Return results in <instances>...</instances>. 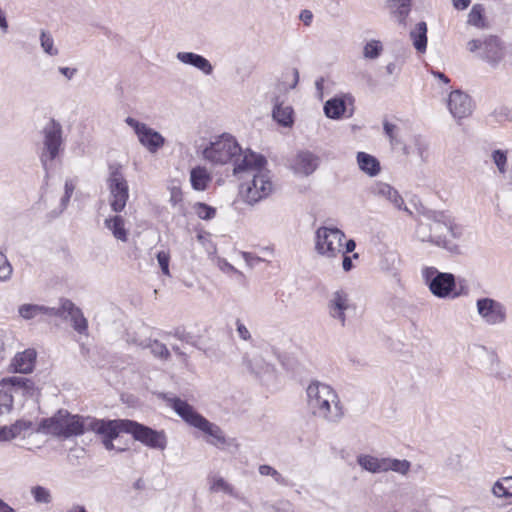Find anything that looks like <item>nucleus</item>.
I'll return each mask as SVG.
<instances>
[{"mask_svg": "<svg viewBox=\"0 0 512 512\" xmlns=\"http://www.w3.org/2000/svg\"><path fill=\"white\" fill-rule=\"evenodd\" d=\"M384 460L385 457L378 458L369 454H360L357 456L358 465L362 469L374 474L385 472Z\"/></svg>", "mask_w": 512, "mask_h": 512, "instance_id": "nucleus-29", "label": "nucleus"}, {"mask_svg": "<svg viewBox=\"0 0 512 512\" xmlns=\"http://www.w3.org/2000/svg\"><path fill=\"white\" fill-rule=\"evenodd\" d=\"M0 441H11L8 426H0Z\"/></svg>", "mask_w": 512, "mask_h": 512, "instance_id": "nucleus-61", "label": "nucleus"}, {"mask_svg": "<svg viewBox=\"0 0 512 512\" xmlns=\"http://www.w3.org/2000/svg\"><path fill=\"white\" fill-rule=\"evenodd\" d=\"M75 188L76 183L74 180L67 179L65 181L64 194L60 198L58 205L47 213L46 217L48 220H54L63 214L69 204L70 198L73 195Z\"/></svg>", "mask_w": 512, "mask_h": 512, "instance_id": "nucleus-28", "label": "nucleus"}, {"mask_svg": "<svg viewBox=\"0 0 512 512\" xmlns=\"http://www.w3.org/2000/svg\"><path fill=\"white\" fill-rule=\"evenodd\" d=\"M169 260H170V255L168 252L166 251H159L157 253V261H158V264L163 272V274L169 276L170 275V272H169Z\"/></svg>", "mask_w": 512, "mask_h": 512, "instance_id": "nucleus-51", "label": "nucleus"}, {"mask_svg": "<svg viewBox=\"0 0 512 512\" xmlns=\"http://www.w3.org/2000/svg\"><path fill=\"white\" fill-rule=\"evenodd\" d=\"M10 439L13 440L32 428V422L28 420H17L8 426Z\"/></svg>", "mask_w": 512, "mask_h": 512, "instance_id": "nucleus-41", "label": "nucleus"}, {"mask_svg": "<svg viewBox=\"0 0 512 512\" xmlns=\"http://www.w3.org/2000/svg\"><path fill=\"white\" fill-rule=\"evenodd\" d=\"M39 431L63 438L78 436L86 431V417L59 410L51 418L42 420Z\"/></svg>", "mask_w": 512, "mask_h": 512, "instance_id": "nucleus-5", "label": "nucleus"}, {"mask_svg": "<svg viewBox=\"0 0 512 512\" xmlns=\"http://www.w3.org/2000/svg\"><path fill=\"white\" fill-rule=\"evenodd\" d=\"M248 153L254 152L249 149L243 151L233 136L222 134L210 141L209 145L202 151V156L212 164L232 163L233 168H236L238 160L244 158Z\"/></svg>", "mask_w": 512, "mask_h": 512, "instance_id": "nucleus-4", "label": "nucleus"}, {"mask_svg": "<svg viewBox=\"0 0 512 512\" xmlns=\"http://www.w3.org/2000/svg\"><path fill=\"white\" fill-rule=\"evenodd\" d=\"M218 267L225 273H237V269L225 259H218Z\"/></svg>", "mask_w": 512, "mask_h": 512, "instance_id": "nucleus-54", "label": "nucleus"}, {"mask_svg": "<svg viewBox=\"0 0 512 512\" xmlns=\"http://www.w3.org/2000/svg\"><path fill=\"white\" fill-rule=\"evenodd\" d=\"M306 404L309 412L316 418L329 423L339 422L343 407L336 390L320 381H312L306 388Z\"/></svg>", "mask_w": 512, "mask_h": 512, "instance_id": "nucleus-3", "label": "nucleus"}, {"mask_svg": "<svg viewBox=\"0 0 512 512\" xmlns=\"http://www.w3.org/2000/svg\"><path fill=\"white\" fill-rule=\"evenodd\" d=\"M58 71L67 79L71 80L74 78V76L77 74L76 68H70V67H59Z\"/></svg>", "mask_w": 512, "mask_h": 512, "instance_id": "nucleus-56", "label": "nucleus"}, {"mask_svg": "<svg viewBox=\"0 0 512 512\" xmlns=\"http://www.w3.org/2000/svg\"><path fill=\"white\" fill-rule=\"evenodd\" d=\"M60 310L61 316L65 313L69 316L72 326L75 331L80 334H86L88 330V322L84 317L80 308L76 307L74 303H72L68 299H64L61 301V306L58 308Z\"/></svg>", "mask_w": 512, "mask_h": 512, "instance_id": "nucleus-23", "label": "nucleus"}, {"mask_svg": "<svg viewBox=\"0 0 512 512\" xmlns=\"http://www.w3.org/2000/svg\"><path fill=\"white\" fill-rule=\"evenodd\" d=\"M383 129H384L385 135L389 138L390 144L392 146L397 145L399 143V140L397 137L398 127L395 124H392L388 121H384Z\"/></svg>", "mask_w": 512, "mask_h": 512, "instance_id": "nucleus-49", "label": "nucleus"}, {"mask_svg": "<svg viewBox=\"0 0 512 512\" xmlns=\"http://www.w3.org/2000/svg\"><path fill=\"white\" fill-rule=\"evenodd\" d=\"M18 313L24 320H32L42 315L60 316V310L38 304H22L18 307Z\"/></svg>", "mask_w": 512, "mask_h": 512, "instance_id": "nucleus-26", "label": "nucleus"}, {"mask_svg": "<svg viewBox=\"0 0 512 512\" xmlns=\"http://www.w3.org/2000/svg\"><path fill=\"white\" fill-rule=\"evenodd\" d=\"M448 108L456 120H461L472 114L473 104L469 95L462 91L455 90L449 95Z\"/></svg>", "mask_w": 512, "mask_h": 512, "instance_id": "nucleus-20", "label": "nucleus"}, {"mask_svg": "<svg viewBox=\"0 0 512 512\" xmlns=\"http://www.w3.org/2000/svg\"><path fill=\"white\" fill-rule=\"evenodd\" d=\"M43 148L40 154V161L46 172L52 168L54 160L59 156L62 149V126L51 119L42 130Z\"/></svg>", "mask_w": 512, "mask_h": 512, "instance_id": "nucleus-9", "label": "nucleus"}, {"mask_svg": "<svg viewBox=\"0 0 512 512\" xmlns=\"http://www.w3.org/2000/svg\"><path fill=\"white\" fill-rule=\"evenodd\" d=\"M36 351L34 349H26L23 352L17 353L10 367L14 372L27 374L32 372L35 360H36Z\"/></svg>", "mask_w": 512, "mask_h": 512, "instance_id": "nucleus-25", "label": "nucleus"}, {"mask_svg": "<svg viewBox=\"0 0 512 512\" xmlns=\"http://www.w3.org/2000/svg\"><path fill=\"white\" fill-rule=\"evenodd\" d=\"M300 20L306 25L309 26L313 19V14L310 10H302L299 16Z\"/></svg>", "mask_w": 512, "mask_h": 512, "instance_id": "nucleus-58", "label": "nucleus"}, {"mask_svg": "<svg viewBox=\"0 0 512 512\" xmlns=\"http://www.w3.org/2000/svg\"><path fill=\"white\" fill-rule=\"evenodd\" d=\"M0 512H16L9 504L0 499Z\"/></svg>", "mask_w": 512, "mask_h": 512, "instance_id": "nucleus-64", "label": "nucleus"}, {"mask_svg": "<svg viewBox=\"0 0 512 512\" xmlns=\"http://www.w3.org/2000/svg\"><path fill=\"white\" fill-rule=\"evenodd\" d=\"M386 72L389 75L397 74L399 72V67L394 62L388 63L386 66Z\"/></svg>", "mask_w": 512, "mask_h": 512, "instance_id": "nucleus-62", "label": "nucleus"}, {"mask_svg": "<svg viewBox=\"0 0 512 512\" xmlns=\"http://www.w3.org/2000/svg\"><path fill=\"white\" fill-rule=\"evenodd\" d=\"M244 261L246 262V264L250 267H254L256 265H258L262 259L250 252H242L241 253Z\"/></svg>", "mask_w": 512, "mask_h": 512, "instance_id": "nucleus-53", "label": "nucleus"}, {"mask_svg": "<svg viewBox=\"0 0 512 512\" xmlns=\"http://www.w3.org/2000/svg\"><path fill=\"white\" fill-rule=\"evenodd\" d=\"M266 165L265 157L257 153H248L238 160L236 168H233V175L241 182L240 195L250 205L268 197L273 191L274 185Z\"/></svg>", "mask_w": 512, "mask_h": 512, "instance_id": "nucleus-1", "label": "nucleus"}, {"mask_svg": "<svg viewBox=\"0 0 512 512\" xmlns=\"http://www.w3.org/2000/svg\"><path fill=\"white\" fill-rule=\"evenodd\" d=\"M342 255H343L342 269H343L344 272H349V271H351L354 268L352 257H350L347 254H342Z\"/></svg>", "mask_w": 512, "mask_h": 512, "instance_id": "nucleus-57", "label": "nucleus"}, {"mask_svg": "<svg viewBox=\"0 0 512 512\" xmlns=\"http://www.w3.org/2000/svg\"><path fill=\"white\" fill-rule=\"evenodd\" d=\"M13 267L6 255L0 252V282H7L11 279Z\"/></svg>", "mask_w": 512, "mask_h": 512, "instance_id": "nucleus-46", "label": "nucleus"}, {"mask_svg": "<svg viewBox=\"0 0 512 512\" xmlns=\"http://www.w3.org/2000/svg\"><path fill=\"white\" fill-rule=\"evenodd\" d=\"M259 474L262 476H270L274 481L280 485H288L287 480L282 476L280 472L271 467L270 465H260L258 468Z\"/></svg>", "mask_w": 512, "mask_h": 512, "instance_id": "nucleus-44", "label": "nucleus"}, {"mask_svg": "<svg viewBox=\"0 0 512 512\" xmlns=\"http://www.w3.org/2000/svg\"><path fill=\"white\" fill-rule=\"evenodd\" d=\"M242 364L248 372L254 374L257 377L273 372L274 367L272 364L267 362L260 353H245L242 359Z\"/></svg>", "mask_w": 512, "mask_h": 512, "instance_id": "nucleus-22", "label": "nucleus"}, {"mask_svg": "<svg viewBox=\"0 0 512 512\" xmlns=\"http://www.w3.org/2000/svg\"><path fill=\"white\" fill-rule=\"evenodd\" d=\"M383 51V46L378 40H370L363 48V56L366 59H376Z\"/></svg>", "mask_w": 512, "mask_h": 512, "instance_id": "nucleus-42", "label": "nucleus"}, {"mask_svg": "<svg viewBox=\"0 0 512 512\" xmlns=\"http://www.w3.org/2000/svg\"><path fill=\"white\" fill-rule=\"evenodd\" d=\"M355 309L356 306L346 288L339 287L327 297V314L332 321L341 327L346 326L349 314L353 313Z\"/></svg>", "mask_w": 512, "mask_h": 512, "instance_id": "nucleus-10", "label": "nucleus"}, {"mask_svg": "<svg viewBox=\"0 0 512 512\" xmlns=\"http://www.w3.org/2000/svg\"><path fill=\"white\" fill-rule=\"evenodd\" d=\"M370 192L378 198L385 199L390 204H392L397 210L404 211L408 215H412L411 210L405 205L402 196L394 187H392L388 183L380 181L375 182L371 186Z\"/></svg>", "mask_w": 512, "mask_h": 512, "instance_id": "nucleus-19", "label": "nucleus"}, {"mask_svg": "<svg viewBox=\"0 0 512 512\" xmlns=\"http://www.w3.org/2000/svg\"><path fill=\"white\" fill-rule=\"evenodd\" d=\"M477 313L488 325H500L506 321L505 306L492 298H480L476 302Z\"/></svg>", "mask_w": 512, "mask_h": 512, "instance_id": "nucleus-15", "label": "nucleus"}, {"mask_svg": "<svg viewBox=\"0 0 512 512\" xmlns=\"http://www.w3.org/2000/svg\"><path fill=\"white\" fill-rule=\"evenodd\" d=\"M320 163L319 157L311 151H299L291 160L290 168L300 176H309L313 174Z\"/></svg>", "mask_w": 512, "mask_h": 512, "instance_id": "nucleus-18", "label": "nucleus"}, {"mask_svg": "<svg viewBox=\"0 0 512 512\" xmlns=\"http://www.w3.org/2000/svg\"><path fill=\"white\" fill-rule=\"evenodd\" d=\"M467 50L491 67H497L506 55L504 42L495 35L471 39L466 44Z\"/></svg>", "mask_w": 512, "mask_h": 512, "instance_id": "nucleus-7", "label": "nucleus"}, {"mask_svg": "<svg viewBox=\"0 0 512 512\" xmlns=\"http://www.w3.org/2000/svg\"><path fill=\"white\" fill-rule=\"evenodd\" d=\"M200 431L207 435L206 442L218 449L234 446L238 448V444L234 439L226 438L223 430L216 424L208 421L206 418L197 427Z\"/></svg>", "mask_w": 512, "mask_h": 512, "instance_id": "nucleus-17", "label": "nucleus"}, {"mask_svg": "<svg viewBox=\"0 0 512 512\" xmlns=\"http://www.w3.org/2000/svg\"><path fill=\"white\" fill-rule=\"evenodd\" d=\"M491 492L497 498L512 497V476L503 477L497 480L493 484Z\"/></svg>", "mask_w": 512, "mask_h": 512, "instance_id": "nucleus-37", "label": "nucleus"}, {"mask_svg": "<svg viewBox=\"0 0 512 512\" xmlns=\"http://www.w3.org/2000/svg\"><path fill=\"white\" fill-rule=\"evenodd\" d=\"M467 24L478 29L487 28L488 22L485 16V8L483 5L475 4L472 6L467 17Z\"/></svg>", "mask_w": 512, "mask_h": 512, "instance_id": "nucleus-35", "label": "nucleus"}, {"mask_svg": "<svg viewBox=\"0 0 512 512\" xmlns=\"http://www.w3.org/2000/svg\"><path fill=\"white\" fill-rule=\"evenodd\" d=\"M106 187L109 193V205L115 213L122 212L129 200V184L125 177L124 168L120 163L108 165Z\"/></svg>", "mask_w": 512, "mask_h": 512, "instance_id": "nucleus-6", "label": "nucleus"}, {"mask_svg": "<svg viewBox=\"0 0 512 512\" xmlns=\"http://www.w3.org/2000/svg\"><path fill=\"white\" fill-rule=\"evenodd\" d=\"M345 233L333 226L323 225L315 231V251L326 259L337 258L342 252Z\"/></svg>", "mask_w": 512, "mask_h": 512, "instance_id": "nucleus-8", "label": "nucleus"}, {"mask_svg": "<svg viewBox=\"0 0 512 512\" xmlns=\"http://www.w3.org/2000/svg\"><path fill=\"white\" fill-rule=\"evenodd\" d=\"M13 407V396L11 393L0 390V415L9 413Z\"/></svg>", "mask_w": 512, "mask_h": 512, "instance_id": "nucleus-48", "label": "nucleus"}, {"mask_svg": "<svg viewBox=\"0 0 512 512\" xmlns=\"http://www.w3.org/2000/svg\"><path fill=\"white\" fill-rule=\"evenodd\" d=\"M125 123L130 126L137 135L140 144L150 153H156L165 144V138L156 130L150 128L147 124L136 120L133 117H127Z\"/></svg>", "mask_w": 512, "mask_h": 512, "instance_id": "nucleus-13", "label": "nucleus"}, {"mask_svg": "<svg viewBox=\"0 0 512 512\" xmlns=\"http://www.w3.org/2000/svg\"><path fill=\"white\" fill-rule=\"evenodd\" d=\"M163 398L166 401V404L190 426L197 428L204 420V417L200 415L187 401L168 394H165Z\"/></svg>", "mask_w": 512, "mask_h": 512, "instance_id": "nucleus-16", "label": "nucleus"}, {"mask_svg": "<svg viewBox=\"0 0 512 512\" xmlns=\"http://www.w3.org/2000/svg\"><path fill=\"white\" fill-rule=\"evenodd\" d=\"M1 383L3 386H9V390L6 391L11 393L13 397L14 394L25 398H32L38 395L34 382L23 376L4 378Z\"/></svg>", "mask_w": 512, "mask_h": 512, "instance_id": "nucleus-21", "label": "nucleus"}, {"mask_svg": "<svg viewBox=\"0 0 512 512\" xmlns=\"http://www.w3.org/2000/svg\"><path fill=\"white\" fill-rule=\"evenodd\" d=\"M211 180V175L205 167L197 166L190 171V182L194 190H206Z\"/></svg>", "mask_w": 512, "mask_h": 512, "instance_id": "nucleus-32", "label": "nucleus"}, {"mask_svg": "<svg viewBox=\"0 0 512 512\" xmlns=\"http://www.w3.org/2000/svg\"><path fill=\"white\" fill-rule=\"evenodd\" d=\"M273 119L283 127H291L294 123V111L290 105H285L278 97L273 99Z\"/></svg>", "mask_w": 512, "mask_h": 512, "instance_id": "nucleus-27", "label": "nucleus"}, {"mask_svg": "<svg viewBox=\"0 0 512 512\" xmlns=\"http://www.w3.org/2000/svg\"><path fill=\"white\" fill-rule=\"evenodd\" d=\"M471 0H452L453 6L458 10H464L466 9Z\"/></svg>", "mask_w": 512, "mask_h": 512, "instance_id": "nucleus-59", "label": "nucleus"}, {"mask_svg": "<svg viewBox=\"0 0 512 512\" xmlns=\"http://www.w3.org/2000/svg\"><path fill=\"white\" fill-rule=\"evenodd\" d=\"M236 331L240 339L250 341L252 339L249 329L240 320L236 321Z\"/></svg>", "mask_w": 512, "mask_h": 512, "instance_id": "nucleus-52", "label": "nucleus"}, {"mask_svg": "<svg viewBox=\"0 0 512 512\" xmlns=\"http://www.w3.org/2000/svg\"><path fill=\"white\" fill-rule=\"evenodd\" d=\"M128 419L99 420L86 417V431H93L102 437V443L107 450H113V440L121 432L128 433Z\"/></svg>", "mask_w": 512, "mask_h": 512, "instance_id": "nucleus-11", "label": "nucleus"}, {"mask_svg": "<svg viewBox=\"0 0 512 512\" xmlns=\"http://www.w3.org/2000/svg\"><path fill=\"white\" fill-rule=\"evenodd\" d=\"M0 29L6 33L8 30V22L2 10L0 9Z\"/></svg>", "mask_w": 512, "mask_h": 512, "instance_id": "nucleus-63", "label": "nucleus"}, {"mask_svg": "<svg viewBox=\"0 0 512 512\" xmlns=\"http://www.w3.org/2000/svg\"><path fill=\"white\" fill-rule=\"evenodd\" d=\"M491 159L501 174L506 172L507 152L497 149L491 153Z\"/></svg>", "mask_w": 512, "mask_h": 512, "instance_id": "nucleus-47", "label": "nucleus"}, {"mask_svg": "<svg viewBox=\"0 0 512 512\" xmlns=\"http://www.w3.org/2000/svg\"><path fill=\"white\" fill-rule=\"evenodd\" d=\"M398 11L402 17H406L410 11V0H398Z\"/></svg>", "mask_w": 512, "mask_h": 512, "instance_id": "nucleus-55", "label": "nucleus"}, {"mask_svg": "<svg viewBox=\"0 0 512 512\" xmlns=\"http://www.w3.org/2000/svg\"><path fill=\"white\" fill-rule=\"evenodd\" d=\"M413 46L419 53H424L427 48V25L425 22H419L410 32Z\"/></svg>", "mask_w": 512, "mask_h": 512, "instance_id": "nucleus-33", "label": "nucleus"}, {"mask_svg": "<svg viewBox=\"0 0 512 512\" xmlns=\"http://www.w3.org/2000/svg\"><path fill=\"white\" fill-rule=\"evenodd\" d=\"M176 58L184 65L192 66L204 75L213 73V66L208 59L193 52H178Z\"/></svg>", "mask_w": 512, "mask_h": 512, "instance_id": "nucleus-24", "label": "nucleus"}, {"mask_svg": "<svg viewBox=\"0 0 512 512\" xmlns=\"http://www.w3.org/2000/svg\"><path fill=\"white\" fill-rule=\"evenodd\" d=\"M346 112V98H332L324 105V113L328 118L339 119Z\"/></svg>", "mask_w": 512, "mask_h": 512, "instance_id": "nucleus-34", "label": "nucleus"}, {"mask_svg": "<svg viewBox=\"0 0 512 512\" xmlns=\"http://www.w3.org/2000/svg\"><path fill=\"white\" fill-rule=\"evenodd\" d=\"M356 158L361 171L371 177L379 174L381 170L380 163L374 156L365 152H358Z\"/></svg>", "mask_w": 512, "mask_h": 512, "instance_id": "nucleus-30", "label": "nucleus"}, {"mask_svg": "<svg viewBox=\"0 0 512 512\" xmlns=\"http://www.w3.org/2000/svg\"><path fill=\"white\" fill-rule=\"evenodd\" d=\"M133 343L141 346V347H147L149 346L151 348V352L159 358L167 359L170 355L167 347L165 344L159 342L158 340L150 341L149 344H146L144 342L137 343L135 340H132Z\"/></svg>", "mask_w": 512, "mask_h": 512, "instance_id": "nucleus-40", "label": "nucleus"}, {"mask_svg": "<svg viewBox=\"0 0 512 512\" xmlns=\"http://www.w3.org/2000/svg\"><path fill=\"white\" fill-rule=\"evenodd\" d=\"M31 494L35 502L40 504H48L51 502L52 497L49 489L43 486H35L31 489Z\"/></svg>", "mask_w": 512, "mask_h": 512, "instance_id": "nucleus-45", "label": "nucleus"}, {"mask_svg": "<svg viewBox=\"0 0 512 512\" xmlns=\"http://www.w3.org/2000/svg\"><path fill=\"white\" fill-rule=\"evenodd\" d=\"M196 215L203 220H211L216 215V209L202 202H197L193 206Z\"/></svg>", "mask_w": 512, "mask_h": 512, "instance_id": "nucleus-43", "label": "nucleus"}, {"mask_svg": "<svg viewBox=\"0 0 512 512\" xmlns=\"http://www.w3.org/2000/svg\"><path fill=\"white\" fill-rule=\"evenodd\" d=\"M128 433L131 434L135 440L150 448L164 450L167 446V438L164 431L153 430L148 426L132 420H129L128 423Z\"/></svg>", "mask_w": 512, "mask_h": 512, "instance_id": "nucleus-14", "label": "nucleus"}, {"mask_svg": "<svg viewBox=\"0 0 512 512\" xmlns=\"http://www.w3.org/2000/svg\"><path fill=\"white\" fill-rule=\"evenodd\" d=\"M211 492H224L234 498H238L235 488L219 475H212L208 478Z\"/></svg>", "mask_w": 512, "mask_h": 512, "instance_id": "nucleus-36", "label": "nucleus"}, {"mask_svg": "<svg viewBox=\"0 0 512 512\" xmlns=\"http://www.w3.org/2000/svg\"><path fill=\"white\" fill-rule=\"evenodd\" d=\"M168 190L170 192L169 202L171 203V205L173 207L181 205L183 201V193L181 191V188L173 184L168 187Z\"/></svg>", "mask_w": 512, "mask_h": 512, "instance_id": "nucleus-50", "label": "nucleus"}, {"mask_svg": "<svg viewBox=\"0 0 512 512\" xmlns=\"http://www.w3.org/2000/svg\"><path fill=\"white\" fill-rule=\"evenodd\" d=\"M40 45L44 53L51 57L59 54V49L54 45L52 35L46 31H41L40 33Z\"/></svg>", "mask_w": 512, "mask_h": 512, "instance_id": "nucleus-39", "label": "nucleus"}, {"mask_svg": "<svg viewBox=\"0 0 512 512\" xmlns=\"http://www.w3.org/2000/svg\"><path fill=\"white\" fill-rule=\"evenodd\" d=\"M105 227L111 231L113 236L122 241L126 242L128 239V233L125 229V220L120 215H114L111 217H108L104 221Z\"/></svg>", "mask_w": 512, "mask_h": 512, "instance_id": "nucleus-31", "label": "nucleus"}, {"mask_svg": "<svg viewBox=\"0 0 512 512\" xmlns=\"http://www.w3.org/2000/svg\"><path fill=\"white\" fill-rule=\"evenodd\" d=\"M424 219L416 227V237L421 242L431 243L450 253L458 254L459 246L448 239L449 234L454 239L463 235V228L455 219L444 211L428 210L423 214Z\"/></svg>", "mask_w": 512, "mask_h": 512, "instance_id": "nucleus-2", "label": "nucleus"}, {"mask_svg": "<svg viewBox=\"0 0 512 512\" xmlns=\"http://www.w3.org/2000/svg\"><path fill=\"white\" fill-rule=\"evenodd\" d=\"M356 248V242L353 239H349L345 243V249L342 250L341 254H348L355 250Z\"/></svg>", "mask_w": 512, "mask_h": 512, "instance_id": "nucleus-60", "label": "nucleus"}, {"mask_svg": "<svg viewBox=\"0 0 512 512\" xmlns=\"http://www.w3.org/2000/svg\"><path fill=\"white\" fill-rule=\"evenodd\" d=\"M384 462H385L384 463L385 472L393 471V472L399 473L401 475H406L411 468V463L405 459L400 460V459L385 457Z\"/></svg>", "mask_w": 512, "mask_h": 512, "instance_id": "nucleus-38", "label": "nucleus"}, {"mask_svg": "<svg viewBox=\"0 0 512 512\" xmlns=\"http://www.w3.org/2000/svg\"><path fill=\"white\" fill-rule=\"evenodd\" d=\"M425 284L431 293L438 298H448L456 287L455 276L440 272L435 267H424L421 271Z\"/></svg>", "mask_w": 512, "mask_h": 512, "instance_id": "nucleus-12", "label": "nucleus"}]
</instances>
